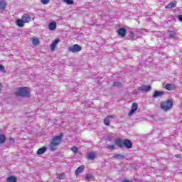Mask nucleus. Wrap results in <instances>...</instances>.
Listing matches in <instances>:
<instances>
[{"instance_id":"dca6fc26","label":"nucleus","mask_w":182,"mask_h":182,"mask_svg":"<svg viewBox=\"0 0 182 182\" xmlns=\"http://www.w3.org/2000/svg\"><path fill=\"white\" fill-rule=\"evenodd\" d=\"M48 29L50 31H55L56 29V21H52L48 24Z\"/></svg>"},{"instance_id":"a211bd4d","label":"nucleus","mask_w":182,"mask_h":182,"mask_svg":"<svg viewBox=\"0 0 182 182\" xmlns=\"http://www.w3.org/2000/svg\"><path fill=\"white\" fill-rule=\"evenodd\" d=\"M85 180L86 181H95V176H93V175H92L91 173H87L85 175Z\"/></svg>"},{"instance_id":"aec40b11","label":"nucleus","mask_w":182,"mask_h":182,"mask_svg":"<svg viewBox=\"0 0 182 182\" xmlns=\"http://www.w3.org/2000/svg\"><path fill=\"white\" fill-rule=\"evenodd\" d=\"M5 8H6V3L5 1H0V11H5Z\"/></svg>"},{"instance_id":"4be33fe9","label":"nucleus","mask_w":182,"mask_h":182,"mask_svg":"<svg viewBox=\"0 0 182 182\" xmlns=\"http://www.w3.org/2000/svg\"><path fill=\"white\" fill-rule=\"evenodd\" d=\"M6 141V136L5 134H0V144H4Z\"/></svg>"},{"instance_id":"2eb2a0df","label":"nucleus","mask_w":182,"mask_h":182,"mask_svg":"<svg viewBox=\"0 0 182 182\" xmlns=\"http://www.w3.org/2000/svg\"><path fill=\"white\" fill-rule=\"evenodd\" d=\"M177 1H171L168 5L165 6L166 9H171V8H176Z\"/></svg>"},{"instance_id":"a878e982","label":"nucleus","mask_w":182,"mask_h":182,"mask_svg":"<svg viewBox=\"0 0 182 182\" xmlns=\"http://www.w3.org/2000/svg\"><path fill=\"white\" fill-rule=\"evenodd\" d=\"M113 157L114 159H117V158H119V159H124V155H122V154H114L113 156Z\"/></svg>"},{"instance_id":"20e7f679","label":"nucleus","mask_w":182,"mask_h":182,"mask_svg":"<svg viewBox=\"0 0 182 182\" xmlns=\"http://www.w3.org/2000/svg\"><path fill=\"white\" fill-rule=\"evenodd\" d=\"M160 107L164 112H168L173 108V99H168L160 102Z\"/></svg>"},{"instance_id":"4468645a","label":"nucleus","mask_w":182,"mask_h":182,"mask_svg":"<svg viewBox=\"0 0 182 182\" xmlns=\"http://www.w3.org/2000/svg\"><path fill=\"white\" fill-rule=\"evenodd\" d=\"M165 89L166 90H169V91H171V90H176V85H174V84H166V85H165Z\"/></svg>"},{"instance_id":"e433bc0d","label":"nucleus","mask_w":182,"mask_h":182,"mask_svg":"<svg viewBox=\"0 0 182 182\" xmlns=\"http://www.w3.org/2000/svg\"><path fill=\"white\" fill-rule=\"evenodd\" d=\"M9 141H14L13 138H10V139H9Z\"/></svg>"},{"instance_id":"5701e85b","label":"nucleus","mask_w":182,"mask_h":182,"mask_svg":"<svg viewBox=\"0 0 182 182\" xmlns=\"http://www.w3.org/2000/svg\"><path fill=\"white\" fill-rule=\"evenodd\" d=\"M66 177V174L65 173H61L59 175H57L58 180H64Z\"/></svg>"},{"instance_id":"c756f323","label":"nucleus","mask_w":182,"mask_h":182,"mask_svg":"<svg viewBox=\"0 0 182 182\" xmlns=\"http://www.w3.org/2000/svg\"><path fill=\"white\" fill-rule=\"evenodd\" d=\"M107 149H109V150H112V151L115 150L116 149V145H114V144L109 145L107 146Z\"/></svg>"},{"instance_id":"f257e3e1","label":"nucleus","mask_w":182,"mask_h":182,"mask_svg":"<svg viewBox=\"0 0 182 182\" xmlns=\"http://www.w3.org/2000/svg\"><path fill=\"white\" fill-rule=\"evenodd\" d=\"M63 138V133L60 135L54 136L49 144V149L51 151H56L58 146L62 143V139Z\"/></svg>"},{"instance_id":"0eeeda50","label":"nucleus","mask_w":182,"mask_h":182,"mask_svg":"<svg viewBox=\"0 0 182 182\" xmlns=\"http://www.w3.org/2000/svg\"><path fill=\"white\" fill-rule=\"evenodd\" d=\"M137 109H139V105H137L136 102L132 103L131 106V110L128 113V116L131 117L132 114H134V113L137 112Z\"/></svg>"},{"instance_id":"7c9ffc66","label":"nucleus","mask_w":182,"mask_h":182,"mask_svg":"<svg viewBox=\"0 0 182 182\" xmlns=\"http://www.w3.org/2000/svg\"><path fill=\"white\" fill-rule=\"evenodd\" d=\"M129 38L131 41H134V33H133V31L129 33Z\"/></svg>"},{"instance_id":"423d86ee","label":"nucleus","mask_w":182,"mask_h":182,"mask_svg":"<svg viewBox=\"0 0 182 182\" xmlns=\"http://www.w3.org/2000/svg\"><path fill=\"white\" fill-rule=\"evenodd\" d=\"M68 50L72 52V53H77L82 50V47L77 44H74L73 46L69 47Z\"/></svg>"},{"instance_id":"2f4dec72","label":"nucleus","mask_w":182,"mask_h":182,"mask_svg":"<svg viewBox=\"0 0 182 182\" xmlns=\"http://www.w3.org/2000/svg\"><path fill=\"white\" fill-rule=\"evenodd\" d=\"M64 2L67 3L68 5H73V0H64Z\"/></svg>"},{"instance_id":"9b49d317","label":"nucleus","mask_w":182,"mask_h":182,"mask_svg":"<svg viewBox=\"0 0 182 182\" xmlns=\"http://www.w3.org/2000/svg\"><path fill=\"white\" fill-rule=\"evenodd\" d=\"M165 93L164 91H154L152 97L153 99H156V97H163L164 96Z\"/></svg>"},{"instance_id":"412c9836","label":"nucleus","mask_w":182,"mask_h":182,"mask_svg":"<svg viewBox=\"0 0 182 182\" xmlns=\"http://www.w3.org/2000/svg\"><path fill=\"white\" fill-rule=\"evenodd\" d=\"M32 43L34 46H38V45H39V43H41V41H39V38H38L36 37H33L32 38Z\"/></svg>"},{"instance_id":"c85d7f7f","label":"nucleus","mask_w":182,"mask_h":182,"mask_svg":"<svg viewBox=\"0 0 182 182\" xmlns=\"http://www.w3.org/2000/svg\"><path fill=\"white\" fill-rule=\"evenodd\" d=\"M113 86H116L117 87H119V86H122V82H114Z\"/></svg>"},{"instance_id":"72a5a7b5","label":"nucleus","mask_w":182,"mask_h":182,"mask_svg":"<svg viewBox=\"0 0 182 182\" xmlns=\"http://www.w3.org/2000/svg\"><path fill=\"white\" fill-rule=\"evenodd\" d=\"M0 71L4 72V73L6 72L5 71V67L0 64Z\"/></svg>"},{"instance_id":"7ed1b4c3","label":"nucleus","mask_w":182,"mask_h":182,"mask_svg":"<svg viewBox=\"0 0 182 182\" xmlns=\"http://www.w3.org/2000/svg\"><path fill=\"white\" fill-rule=\"evenodd\" d=\"M33 19V18L31 17V15L24 14L22 16L21 19L18 18L16 20V24L18 28H23V26H25V23H29V22H32Z\"/></svg>"},{"instance_id":"393cba45","label":"nucleus","mask_w":182,"mask_h":182,"mask_svg":"<svg viewBox=\"0 0 182 182\" xmlns=\"http://www.w3.org/2000/svg\"><path fill=\"white\" fill-rule=\"evenodd\" d=\"M71 151L74 153V154H77V153L79 152V149L77 148L76 146H73L71 148Z\"/></svg>"},{"instance_id":"b1692460","label":"nucleus","mask_w":182,"mask_h":182,"mask_svg":"<svg viewBox=\"0 0 182 182\" xmlns=\"http://www.w3.org/2000/svg\"><path fill=\"white\" fill-rule=\"evenodd\" d=\"M7 182H16V177L11 176L7 178Z\"/></svg>"},{"instance_id":"c9c22d12","label":"nucleus","mask_w":182,"mask_h":182,"mask_svg":"<svg viewBox=\"0 0 182 182\" xmlns=\"http://www.w3.org/2000/svg\"><path fill=\"white\" fill-rule=\"evenodd\" d=\"M175 156H176L177 159H181V154H176Z\"/></svg>"},{"instance_id":"bb28decb","label":"nucleus","mask_w":182,"mask_h":182,"mask_svg":"<svg viewBox=\"0 0 182 182\" xmlns=\"http://www.w3.org/2000/svg\"><path fill=\"white\" fill-rule=\"evenodd\" d=\"M107 140H108V141H113V140H114V137L112 135H108L107 136Z\"/></svg>"},{"instance_id":"4c0bfd02","label":"nucleus","mask_w":182,"mask_h":182,"mask_svg":"<svg viewBox=\"0 0 182 182\" xmlns=\"http://www.w3.org/2000/svg\"><path fill=\"white\" fill-rule=\"evenodd\" d=\"M122 182H132V181H123Z\"/></svg>"},{"instance_id":"cd10ccee","label":"nucleus","mask_w":182,"mask_h":182,"mask_svg":"<svg viewBox=\"0 0 182 182\" xmlns=\"http://www.w3.org/2000/svg\"><path fill=\"white\" fill-rule=\"evenodd\" d=\"M43 5H48L50 2V0H41Z\"/></svg>"},{"instance_id":"6ab92c4d","label":"nucleus","mask_w":182,"mask_h":182,"mask_svg":"<svg viewBox=\"0 0 182 182\" xmlns=\"http://www.w3.org/2000/svg\"><path fill=\"white\" fill-rule=\"evenodd\" d=\"M87 160H93L96 159V154L95 152L89 153L87 156Z\"/></svg>"},{"instance_id":"f03ea898","label":"nucleus","mask_w":182,"mask_h":182,"mask_svg":"<svg viewBox=\"0 0 182 182\" xmlns=\"http://www.w3.org/2000/svg\"><path fill=\"white\" fill-rule=\"evenodd\" d=\"M114 144L120 149H123V147H126V149L133 148V142H132L130 139H127L122 140L121 138H117L116 139H114Z\"/></svg>"},{"instance_id":"473e14b6","label":"nucleus","mask_w":182,"mask_h":182,"mask_svg":"<svg viewBox=\"0 0 182 182\" xmlns=\"http://www.w3.org/2000/svg\"><path fill=\"white\" fill-rule=\"evenodd\" d=\"M169 36L171 38H176V33L174 31H170L169 32Z\"/></svg>"},{"instance_id":"9d476101","label":"nucleus","mask_w":182,"mask_h":182,"mask_svg":"<svg viewBox=\"0 0 182 182\" xmlns=\"http://www.w3.org/2000/svg\"><path fill=\"white\" fill-rule=\"evenodd\" d=\"M116 117V115H108L104 119V124L105 126H110V119H114Z\"/></svg>"},{"instance_id":"f3484780","label":"nucleus","mask_w":182,"mask_h":182,"mask_svg":"<svg viewBox=\"0 0 182 182\" xmlns=\"http://www.w3.org/2000/svg\"><path fill=\"white\" fill-rule=\"evenodd\" d=\"M47 150L48 149H46V146H43L42 148H40L38 149L37 154H38V156H41V154H43L44 153H46Z\"/></svg>"},{"instance_id":"f704fd0d","label":"nucleus","mask_w":182,"mask_h":182,"mask_svg":"<svg viewBox=\"0 0 182 182\" xmlns=\"http://www.w3.org/2000/svg\"><path fill=\"white\" fill-rule=\"evenodd\" d=\"M178 21H180V22H182V15L181 14L178 16Z\"/></svg>"},{"instance_id":"1a4fd4ad","label":"nucleus","mask_w":182,"mask_h":182,"mask_svg":"<svg viewBox=\"0 0 182 182\" xmlns=\"http://www.w3.org/2000/svg\"><path fill=\"white\" fill-rule=\"evenodd\" d=\"M59 42H60V39L59 38H56L55 41L52 42V43L50 46V50H52V52H53V50H55L56 48H58V44L59 43Z\"/></svg>"},{"instance_id":"6e6552de","label":"nucleus","mask_w":182,"mask_h":182,"mask_svg":"<svg viewBox=\"0 0 182 182\" xmlns=\"http://www.w3.org/2000/svg\"><path fill=\"white\" fill-rule=\"evenodd\" d=\"M138 90L139 92H150L151 90V86L142 85V86L138 87Z\"/></svg>"},{"instance_id":"f8f14e48","label":"nucleus","mask_w":182,"mask_h":182,"mask_svg":"<svg viewBox=\"0 0 182 182\" xmlns=\"http://www.w3.org/2000/svg\"><path fill=\"white\" fill-rule=\"evenodd\" d=\"M117 32L119 36H121V38H124V36H126L127 30H126L124 28H120L119 29L117 30Z\"/></svg>"},{"instance_id":"ddd939ff","label":"nucleus","mask_w":182,"mask_h":182,"mask_svg":"<svg viewBox=\"0 0 182 182\" xmlns=\"http://www.w3.org/2000/svg\"><path fill=\"white\" fill-rule=\"evenodd\" d=\"M85 171V166L81 165L75 171V174L76 176H79V174L83 173Z\"/></svg>"},{"instance_id":"39448f33","label":"nucleus","mask_w":182,"mask_h":182,"mask_svg":"<svg viewBox=\"0 0 182 182\" xmlns=\"http://www.w3.org/2000/svg\"><path fill=\"white\" fill-rule=\"evenodd\" d=\"M16 96H20L21 97H31V91L28 90L27 87H19L15 93Z\"/></svg>"}]
</instances>
